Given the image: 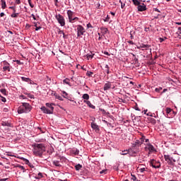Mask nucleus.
Listing matches in <instances>:
<instances>
[{"label":"nucleus","instance_id":"obj_36","mask_svg":"<svg viewBox=\"0 0 181 181\" xmlns=\"http://www.w3.org/2000/svg\"><path fill=\"white\" fill-rule=\"evenodd\" d=\"M55 98H57V100H59V101H63V98L59 95H56Z\"/></svg>","mask_w":181,"mask_h":181},{"label":"nucleus","instance_id":"obj_32","mask_svg":"<svg viewBox=\"0 0 181 181\" xmlns=\"http://www.w3.org/2000/svg\"><path fill=\"white\" fill-rule=\"evenodd\" d=\"M81 168H83V165H81V164H77L76 165H75L76 170H80Z\"/></svg>","mask_w":181,"mask_h":181},{"label":"nucleus","instance_id":"obj_29","mask_svg":"<svg viewBox=\"0 0 181 181\" xmlns=\"http://www.w3.org/2000/svg\"><path fill=\"white\" fill-rule=\"evenodd\" d=\"M62 94L64 98H69V94L66 91L62 90Z\"/></svg>","mask_w":181,"mask_h":181},{"label":"nucleus","instance_id":"obj_52","mask_svg":"<svg viewBox=\"0 0 181 181\" xmlns=\"http://www.w3.org/2000/svg\"><path fill=\"white\" fill-rule=\"evenodd\" d=\"M1 101L2 103H6V98H5L4 96H1Z\"/></svg>","mask_w":181,"mask_h":181},{"label":"nucleus","instance_id":"obj_33","mask_svg":"<svg viewBox=\"0 0 181 181\" xmlns=\"http://www.w3.org/2000/svg\"><path fill=\"white\" fill-rule=\"evenodd\" d=\"M105 69H106L107 74H110V66H108V64H106L105 66Z\"/></svg>","mask_w":181,"mask_h":181},{"label":"nucleus","instance_id":"obj_18","mask_svg":"<svg viewBox=\"0 0 181 181\" xmlns=\"http://www.w3.org/2000/svg\"><path fill=\"white\" fill-rule=\"evenodd\" d=\"M1 125L3 127H12V124H11V122L9 121L2 122Z\"/></svg>","mask_w":181,"mask_h":181},{"label":"nucleus","instance_id":"obj_47","mask_svg":"<svg viewBox=\"0 0 181 181\" xmlns=\"http://www.w3.org/2000/svg\"><path fill=\"white\" fill-rule=\"evenodd\" d=\"M26 95H28V97H29V98H35V96L30 93H25Z\"/></svg>","mask_w":181,"mask_h":181},{"label":"nucleus","instance_id":"obj_25","mask_svg":"<svg viewBox=\"0 0 181 181\" xmlns=\"http://www.w3.org/2000/svg\"><path fill=\"white\" fill-rule=\"evenodd\" d=\"M82 98L83 100H86V101H87L88 100H90V95L87 93H85L83 95Z\"/></svg>","mask_w":181,"mask_h":181},{"label":"nucleus","instance_id":"obj_42","mask_svg":"<svg viewBox=\"0 0 181 181\" xmlns=\"http://www.w3.org/2000/svg\"><path fill=\"white\" fill-rule=\"evenodd\" d=\"M121 155H128V150H124L120 153Z\"/></svg>","mask_w":181,"mask_h":181},{"label":"nucleus","instance_id":"obj_4","mask_svg":"<svg viewBox=\"0 0 181 181\" xmlns=\"http://www.w3.org/2000/svg\"><path fill=\"white\" fill-rule=\"evenodd\" d=\"M146 145L144 149L145 151H148V155L151 153H155L156 152V148L151 143L144 144Z\"/></svg>","mask_w":181,"mask_h":181},{"label":"nucleus","instance_id":"obj_9","mask_svg":"<svg viewBox=\"0 0 181 181\" xmlns=\"http://www.w3.org/2000/svg\"><path fill=\"white\" fill-rule=\"evenodd\" d=\"M150 166H152L154 169H159L160 168V163L155 160H151Z\"/></svg>","mask_w":181,"mask_h":181},{"label":"nucleus","instance_id":"obj_30","mask_svg":"<svg viewBox=\"0 0 181 181\" xmlns=\"http://www.w3.org/2000/svg\"><path fill=\"white\" fill-rule=\"evenodd\" d=\"M132 2L135 6L141 5V2H139V0H132Z\"/></svg>","mask_w":181,"mask_h":181},{"label":"nucleus","instance_id":"obj_19","mask_svg":"<svg viewBox=\"0 0 181 181\" xmlns=\"http://www.w3.org/2000/svg\"><path fill=\"white\" fill-rule=\"evenodd\" d=\"M110 88H111V83H105L104 87H103V90L105 91H107V90H110Z\"/></svg>","mask_w":181,"mask_h":181},{"label":"nucleus","instance_id":"obj_26","mask_svg":"<svg viewBox=\"0 0 181 181\" xmlns=\"http://www.w3.org/2000/svg\"><path fill=\"white\" fill-rule=\"evenodd\" d=\"M70 79L69 78H66L63 81V83H64L65 84H67L68 86H69V87H71V84L70 83Z\"/></svg>","mask_w":181,"mask_h":181},{"label":"nucleus","instance_id":"obj_17","mask_svg":"<svg viewBox=\"0 0 181 181\" xmlns=\"http://www.w3.org/2000/svg\"><path fill=\"white\" fill-rule=\"evenodd\" d=\"M52 165L57 166V168H62V164H60V161L57 160H54L52 161Z\"/></svg>","mask_w":181,"mask_h":181},{"label":"nucleus","instance_id":"obj_16","mask_svg":"<svg viewBox=\"0 0 181 181\" xmlns=\"http://www.w3.org/2000/svg\"><path fill=\"white\" fill-rule=\"evenodd\" d=\"M33 175H34L33 177L37 180H39V179H42V177H43V174L42 173H38L37 174H33Z\"/></svg>","mask_w":181,"mask_h":181},{"label":"nucleus","instance_id":"obj_49","mask_svg":"<svg viewBox=\"0 0 181 181\" xmlns=\"http://www.w3.org/2000/svg\"><path fill=\"white\" fill-rule=\"evenodd\" d=\"M166 39H168L166 37H165L164 38L160 37L159 41L160 42V43H162V42H164V40H166Z\"/></svg>","mask_w":181,"mask_h":181},{"label":"nucleus","instance_id":"obj_60","mask_svg":"<svg viewBox=\"0 0 181 181\" xmlns=\"http://www.w3.org/2000/svg\"><path fill=\"white\" fill-rule=\"evenodd\" d=\"M113 169H114L115 170H118V166H117V165H115V166L113 167Z\"/></svg>","mask_w":181,"mask_h":181},{"label":"nucleus","instance_id":"obj_22","mask_svg":"<svg viewBox=\"0 0 181 181\" xmlns=\"http://www.w3.org/2000/svg\"><path fill=\"white\" fill-rule=\"evenodd\" d=\"M16 168H18V169H21V170H23V173H25V172H26V169H25V167L20 164H17L16 165Z\"/></svg>","mask_w":181,"mask_h":181},{"label":"nucleus","instance_id":"obj_23","mask_svg":"<svg viewBox=\"0 0 181 181\" xmlns=\"http://www.w3.org/2000/svg\"><path fill=\"white\" fill-rule=\"evenodd\" d=\"M141 141L139 139L136 140L135 144H133V147L135 148V146H141Z\"/></svg>","mask_w":181,"mask_h":181},{"label":"nucleus","instance_id":"obj_15","mask_svg":"<svg viewBox=\"0 0 181 181\" xmlns=\"http://www.w3.org/2000/svg\"><path fill=\"white\" fill-rule=\"evenodd\" d=\"M83 103H85V104H87V105H88L90 108H92V110H95V106L91 104V102H90V100H84Z\"/></svg>","mask_w":181,"mask_h":181},{"label":"nucleus","instance_id":"obj_12","mask_svg":"<svg viewBox=\"0 0 181 181\" xmlns=\"http://www.w3.org/2000/svg\"><path fill=\"white\" fill-rule=\"evenodd\" d=\"M45 105L46 107H48V108H49V110L52 111V114H53V111H54V107H53V105H54V103H47L45 104Z\"/></svg>","mask_w":181,"mask_h":181},{"label":"nucleus","instance_id":"obj_27","mask_svg":"<svg viewBox=\"0 0 181 181\" xmlns=\"http://www.w3.org/2000/svg\"><path fill=\"white\" fill-rule=\"evenodd\" d=\"M128 153H129V155H130V156H135L136 153L132 149H129Z\"/></svg>","mask_w":181,"mask_h":181},{"label":"nucleus","instance_id":"obj_39","mask_svg":"<svg viewBox=\"0 0 181 181\" xmlns=\"http://www.w3.org/2000/svg\"><path fill=\"white\" fill-rule=\"evenodd\" d=\"M28 2L30 6V8H35V5L32 4V0H28Z\"/></svg>","mask_w":181,"mask_h":181},{"label":"nucleus","instance_id":"obj_57","mask_svg":"<svg viewBox=\"0 0 181 181\" xmlns=\"http://www.w3.org/2000/svg\"><path fill=\"white\" fill-rule=\"evenodd\" d=\"M107 172V170H103L100 172V175H103V173H105Z\"/></svg>","mask_w":181,"mask_h":181},{"label":"nucleus","instance_id":"obj_11","mask_svg":"<svg viewBox=\"0 0 181 181\" xmlns=\"http://www.w3.org/2000/svg\"><path fill=\"white\" fill-rule=\"evenodd\" d=\"M9 9H13V13L11 15V18H18L19 13H16V8L15 6H10Z\"/></svg>","mask_w":181,"mask_h":181},{"label":"nucleus","instance_id":"obj_63","mask_svg":"<svg viewBox=\"0 0 181 181\" xmlns=\"http://www.w3.org/2000/svg\"><path fill=\"white\" fill-rule=\"evenodd\" d=\"M104 54H105L106 56H110V53H108V52H105Z\"/></svg>","mask_w":181,"mask_h":181},{"label":"nucleus","instance_id":"obj_20","mask_svg":"<svg viewBox=\"0 0 181 181\" xmlns=\"http://www.w3.org/2000/svg\"><path fill=\"white\" fill-rule=\"evenodd\" d=\"M71 153H72L73 155H78V153H80V150L74 148H72L71 150Z\"/></svg>","mask_w":181,"mask_h":181},{"label":"nucleus","instance_id":"obj_41","mask_svg":"<svg viewBox=\"0 0 181 181\" xmlns=\"http://www.w3.org/2000/svg\"><path fill=\"white\" fill-rule=\"evenodd\" d=\"M141 47L142 49H148V48H149V45H142L141 46Z\"/></svg>","mask_w":181,"mask_h":181},{"label":"nucleus","instance_id":"obj_40","mask_svg":"<svg viewBox=\"0 0 181 181\" xmlns=\"http://www.w3.org/2000/svg\"><path fill=\"white\" fill-rule=\"evenodd\" d=\"M165 111L167 114H170V112H172V109H170V107H167Z\"/></svg>","mask_w":181,"mask_h":181},{"label":"nucleus","instance_id":"obj_34","mask_svg":"<svg viewBox=\"0 0 181 181\" xmlns=\"http://www.w3.org/2000/svg\"><path fill=\"white\" fill-rule=\"evenodd\" d=\"M139 141L142 145V144H144V142H145V136H142L141 138L139 139Z\"/></svg>","mask_w":181,"mask_h":181},{"label":"nucleus","instance_id":"obj_28","mask_svg":"<svg viewBox=\"0 0 181 181\" xmlns=\"http://www.w3.org/2000/svg\"><path fill=\"white\" fill-rule=\"evenodd\" d=\"M21 80L22 81H25V83H29V81H30V78H26L25 76H22Z\"/></svg>","mask_w":181,"mask_h":181},{"label":"nucleus","instance_id":"obj_43","mask_svg":"<svg viewBox=\"0 0 181 181\" xmlns=\"http://www.w3.org/2000/svg\"><path fill=\"white\" fill-rule=\"evenodd\" d=\"M86 28L88 29H93V25H91V23H88L87 25H86Z\"/></svg>","mask_w":181,"mask_h":181},{"label":"nucleus","instance_id":"obj_51","mask_svg":"<svg viewBox=\"0 0 181 181\" xmlns=\"http://www.w3.org/2000/svg\"><path fill=\"white\" fill-rule=\"evenodd\" d=\"M25 163H26V165H28V166L32 167V165H30V162L29 161V160L25 159Z\"/></svg>","mask_w":181,"mask_h":181},{"label":"nucleus","instance_id":"obj_53","mask_svg":"<svg viewBox=\"0 0 181 181\" xmlns=\"http://www.w3.org/2000/svg\"><path fill=\"white\" fill-rule=\"evenodd\" d=\"M25 98H26V96H25L23 95H20V99L21 100H25Z\"/></svg>","mask_w":181,"mask_h":181},{"label":"nucleus","instance_id":"obj_62","mask_svg":"<svg viewBox=\"0 0 181 181\" xmlns=\"http://www.w3.org/2000/svg\"><path fill=\"white\" fill-rule=\"evenodd\" d=\"M144 142H146V144H149V139H145Z\"/></svg>","mask_w":181,"mask_h":181},{"label":"nucleus","instance_id":"obj_1","mask_svg":"<svg viewBox=\"0 0 181 181\" xmlns=\"http://www.w3.org/2000/svg\"><path fill=\"white\" fill-rule=\"evenodd\" d=\"M46 152V147L42 144H35L33 146V153L35 156H42Z\"/></svg>","mask_w":181,"mask_h":181},{"label":"nucleus","instance_id":"obj_46","mask_svg":"<svg viewBox=\"0 0 181 181\" xmlns=\"http://www.w3.org/2000/svg\"><path fill=\"white\" fill-rule=\"evenodd\" d=\"M13 62H16L17 63V64H19L20 66L23 64V62H21L20 60H13Z\"/></svg>","mask_w":181,"mask_h":181},{"label":"nucleus","instance_id":"obj_61","mask_svg":"<svg viewBox=\"0 0 181 181\" xmlns=\"http://www.w3.org/2000/svg\"><path fill=\"white\" fill-rule=\"evenodd\" d=\"M0 16L1 18H4V16H5V13H1Z\"/></svg>","mask_w":181,"mask_h":181},{"label":"nucleus","instance_id":"obj_3","mask_svg":"<svg viewBox=\"0 0 181 181\" xmlns=\"http://www.w3.org/2000/svg\"><path fill=\"white\" fill-rule=\"evenodd\" d=\"M66 13L70 23H74V21H78V17H73L74 16V12L71 11V10H68Z\"/></svg>","mask_w":181,"mask_h":181},{"label":"nucleus","instance_id":"obj_13","mask_svg":"<svg viewBox=\"0 0 181 181\" xmlns=\"http://www.w3.org/2000/svg\"><path fill=\"white\" fill-rule=\"evenodd\" d=\"M91 128L93 129H95V131L97 132L98 131H100V127L95 122H92L91 123Z\"/></svg>","mask_w":181,"mask_h":181},{"label":"nucleus","instance_id":"obj_58","mask_svg":"<svg viewBox=\"0 0 181 181\" xmlns=\"http://www.w3.org/2000/svg\"><path fill=\"white\" fill-rule=\"evenodd\" d=\"M139 170H140L141 173H144L145 168H140Z\"/></svg>","mask_w":181,"mask_h":181},{"label":"nucleus","instance_id":"obj_37","mask_svg":"<svg viewBox=\"0 0 181 181\" xmlns=\"http://www.w3.org/2000/svg\"><path fill=\"white\" fill-rule=\"evenodd\" d=\"M0 92L2 93L4 95H7L6 89H1Z\"/></svg>","mask_w":181,"mask_h":181},{"label":"nucleus","instance_id":"obj_2","mask_svg":"<svg viewBox=\"0 0 181 181\" xmlns=\"http://www.w3.org/2000/svg\"><path fill=\"white\" fill-rule=\"evenodd\" d=\"M32 110V106L28 103H23L18 108V114H28Z\"/></svg>","mask_w":181,"mask_h":181},{"label":"nucleus","instance_id":"obj_44","mask_svg":"<svg viewBox=\"0 0 181 181\" xmlns=\"http://www.w3.org/2000/svg\"><path fill=\"white\" fill-rule=\"evenodd\" d=\"M58 35H64V32L62 30H60V28L58 29Z\"/></svg>","mask_w":181,"mask_h":181},{"label":"nucleus","instance_id":"obj_8","mask_svg":"<svg viewBox=\"0 0 181 181\" xmlns=\"http://www.w3.org/2000/svg\"><path fill=\"white\" fill-rule=\"evenodd\" d=\"M164 159L168 165H173V163H176V159L169 155H164Z\"/></svg>","mask_w":181,"mask_h":181},{"label":"nucleus","instance_id":"obj_59","mask_svg":"<svg viewBox=\"0 0 181 181\" xmlns=\"http://www.w3.org/2000/svg\"><path fill=\"white\" fill-rule=\"evenodd\" d=\"M151 122L153 124H156V120L155 119H151Z\"/></svg>","mask_w":181,"mask_h":181},{"label":"nucleus","instance_id":"obj_56","mask_svg":"<svg viewBox=\"0 0 181 181\" xmlns=\"http://www.w3.org/2000/svg\"><path fill=\"white\" fill-rule=\"evenodd\" d=\"M31 17L34 21H36V16H35V14H31Z\"/></svg>","mask_w":181,"mask_h":181},{"label":"nucleus","instance_id":"obj_10","mask_svg":"<svg viewBox=\"0 0 181 181\" xmlns=\"http://www.w3.org/2000/svg\"><path fill=\"white\" fill-rule=\"evenodd\" d=\"M137 9L139 12H144L147 9L146 5L144 3L142 4L140 3V4L137 6Z\"/></svg>","mask_w":181,"mask_h":181},{"label":"nucleus","instance_id":"obj_38","mask_svg":"<svg viewBox=\"0 0 181 181\" xmlns=\"http://www.w3.org/2000/svg\"><path fill=\"white\" fill-rule=\"evenodd\" d=\"M160 91H162V87L156 88L155 89V92H156V93H160Z\"/></svg>","mask_w":181,"mask_h":181},{"label":"nucleus","instance_id":"obj_64","mask_svg":"<svg viewBox=\"0 0 181 181\" xmlns=\"http://www.w3.org/2000/svg\"><path fill=\"white\" fill-rule=\"evenodd\" d=\"M154 11L155 12H160V11H159V9L157 8H154Z\"/></svg>","mask_w":181,"mask_h":181},{"label":"nucleus","instance_id":"obj_54","mask_svg":"<svg viewBox=\"0 0 181 181\" xmlns=\"http://www.w3.org/2000/svg\"><path fill=\"white\" fill-rule=\"evenodd\" d=\"M15 4H16V5L21 4V0H16Z\"/></svg>","mask_w":181,"mask_h":181},{"label":"nucleus","instance_id":"obj_45","mask_svg":"<svg viewBox=\"0 0 181 181\" xmlns=\"http://www.w3.org/2000/svg\"><path fill=\"white\" fill-rule=\"evenodd\" d=\"M132 180H134V181H141V180L136 179V177L135 175H132Z\"/></svg>","mask_w":181,"mask_h":181},{"label":"nucleus","instance_id":"obj_35","mask_svg":"<svg viewBox=\"0 0 181 181\" xmlns=\"http://www.w3.org/2000/svg\"><path fill=\"white\" fill-rule=\"evenodd\" d=\"M93 57H94V54H93V53L87 54L88 59H93Z\"/></svg>","mask_w":181,"mask_h":181},{"label":"nucleus","instance_id":"obj_6","mask_svg":"<svg viewBox=\"0 0 181 181\" xmlns=\"http://www.w3.org/2000/svg\"><path fill=\"white\" fill-rule=\"evenodd\" d=\"M55 18L57 19L58 23H59L60 26H64L66 25V20L61 14H57L55 16Z\"/></svg>","mask_w":181,"mask_h":181},{"label":"nucleus","instance_id":"obj_7","mask_svg":"<svg viewBox=\"0 0 181 181\" xmlns=\"http://www.w3.org/2000/svg\"><path fill=\"white\" fill-rule=\"evenodd\" d=\"M76 30L78 37H80V36H83L84 33H86V29H84V27H83L81 25H78L76 26Z\"/></svg>","mask_w":181,"mask_h":181},{"label":"nucleus","instance_id":"obj_50","mask_svg":"<svg viewBox=\"0 0 181 181\" xmlns=\"http://www.w3.org/2000/svg\"><path fill=\"white\" fill-rule=\"evenodd\" d=\"M93 74L92 71H88L86 74V76H88V77H91V75Z\"/></svg>","mask_w":181,"mask_h":181},{"label":"nucleus","instance_id":"obj_21","mask_svg":"<svg viewBox=\"0 0 181 181\" xmlns=\"http://www.w3.org/2000/svg\"><path fill=\"white\" fill-rule=\"evenodd\" d=\"M100 30H101L102 33H103V35H106V33H108V28H107L105 27H101Z\"/></svg>","mask_w":181,"mask_h":181},{"label":"nucleus","instance_id":"obj_24","mask_svg":"<svg viewBox=\"0 0 181 181\" xmlns=\"http://www.w3.org/2000/svg\"><path fill=\"white\" fill-rule=\"evenodd\" d=\"M1 2L2 9H5L6 8V1L5 0H1Z\"/></svg>","mask_w":181,"mask_h":181},{"label":"nucleus","instance_id":"obj_31","mask_svg":"<svg viewBox=\"0 0 181 181\" xmlns=\"http://www.w3.org/2000/svg\"><path fill=\"white\" fill-rule=\"evenodd\" d=\"M33 24H34L36 31L40 30V29H42V27H40V26L37 27V23L34 22Z\"/></svg>","mask_w":181,"mask_h":181},{"label":"nucleus","instance_id":"obj_14","mask_svg":"<svg viewBox=\"0 0 181 181\" xmlns=\"http://www.w3.org/2000/svg\"><path fill=\"white\" fill-rule=\"evenodd\" d=\"M40 110L44 114H52V111H49V109L45 106L41 107Z\"/></svg>","mask_w":181,"mask_h":181},{"label":"nucleus","instance_id":"obj_48","mask_svg":"<svg viewBox=\"0 0 181 181\" xmlns=\"http://www.w3.org/2000/svg\"><path fill=\"white\" fill-rule=\"evenodd\" d=\"M119 3L121 4V8H122V9H124V8H125V4H123L121 0H119Z\"/></svg>","mask_w":181,"mask_h":181},{"label":"nucleus","instance_id":"obj_55","mask_svg":"<svg viewBox=\"0 0 181 181\" xmlns=\"http://www.w3.org/2000/svg\"><path fill=\"white\" fill-rule=\"evenodd\" d=\"M127 43H129V45H135V43H134L132 40L127 41Z\"/></svg>","mask_w":181,"mask_h":181},{"label":"nucleus","instance_id":"obj_5","mask_svg":"<svg viewBox=\"0 0 181 181\" xmlns=\"http://www.w3.org/2000/svg\"><path fill=\"white\" fill-rule=\"evenodd\" d=\"M2 70L3 73H6L7 71H11V69H12V66L6 61H4L2 62Z\"/></svg>","mask_w":181,"mask_h":181}]
</instances>
